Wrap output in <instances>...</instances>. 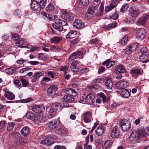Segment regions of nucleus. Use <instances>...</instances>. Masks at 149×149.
<instances>
[{
	"label": "nucleus",
	"instance_id": "4",
	"mask_svg": "<svg viewBox=\"0 0 149 149\" xmlns=\"http://www.w3.org/2000/svg\"><path fill=\"white\" fill-rule=\"evenodd\" d=\"M49 96L53 98L58 95V88L55 85L51 86L47 89Z\"/></svg>",
	"mask_w": 149,
	"mask_h": 149
},
{
	"label": "nucleus",
	"instance_id": "12",
	"mask_svg": "<svg viewBox=\"0 0 149 149\" xmlns=\"http://www.w3.org/2000/svg\"><path fill=\"white\" fill-rule=\"evenodd\" d=\"M73 26L78 29H80L84 27V24L81 20L79 19H76L73 24Z\"/></svg>",
	"mask_w": 149,
	"mask_h": 149
},
{
	"label": "nucleus",
	"instance_id": "9",
	"mask_svg": "<svg viewBox=\"0 0 149 149\" xmlns=\"http://www.w3.org/2000/svg\"><path fill=\"white\" fill-rule=\"evenodd\" d=\"M31 108L35 113L38 114L42 113L45 110L44 106L42 104L34 106Z\"/></svg>",
	"mask_w": 149,
	"mask_h": 149
},
{
	"label": "nucleus",
	"instance_id": "57",
	"mask_svg": "<svg viewBox=\"0 0 149 149\" xmlns=\"http://www.w3.org/2000/svg\"><path fill=\"white\" fill-rule=\"evenodd\" d=\"M31 68L29 67L23 68L20 70L19 72L21 73H23L25 71H29L31 70Z\"/></svg>",
	"mask_w": 149,
	"mask_h": 149
},
{
	"label": "nucleus",
	"instance_id": "47",
	"mask_svg": "<svg viewBox=\"0 0 149 149\" xmlns=\"http://www.w3.org/2000/svg\"><path fill=\"white\" fill-rule=\"evenodd\" d=\"M98 95L103 99V103H104L107 101L106 97L104 93H100L98 94Z\"/></svg>",
	"mask_w": 149,
	"mask_h": 149
},
{
	"label": "nucleus",
	"instance_id": "62",
	"mask_svg": "<svg viewBox=\"0 0 149 149\" xmlns=\"http://www.w3.org/2000/svg\"><path fill=\"white\" fill-rule=\"evenodd\" d=\"M75 54H74V53L72 54L69 56V59L71 60H73L77 58Z\"/></svg>",
	"mask_w": 149,
	"mask_h": 149
},
{
	"label": "nucleus",
	"instance_id": "21",
	"mask_svg": "<svg viewBox=\"0 0 149 149\" xmlns=\"http://www.w3.org/2000/svg\"><path fill=\"white\" fill-rule=\"evenodd\" d=\"M4 96L8 99L12 100L15 99V96L12 92L7 91L5 93Z\"/></svg>",
	"mask_w": 149,
	"mask_h": 149
},
{
	"label": "nucleus",
	"instance_id": "26",
	"mask_svg": "<svg viewBox=\"0 0 149 149\" xmlns=\"http://www.w3.org/2000/svg\"><path fill=\"white\" fill-rule=\"evenodd\" d=\"M105 86L108 89H111L113 87V82L111 78H107L104 84Z\"/></svg>",
	"mask_w": 149,
	"mask_h": 149
},
{
	"label": "nucleus",
	"instance_id": "6",
	"mask_svg": "<svg viewBox=\"0 0 149 149\" xmlns=\"http://www.w3.org/2000/svg\"><path fill=\"white\" fill-rule=\"evenodd\" d=\"M136 33V38L141 40L144 38L146 33V30L142 28L138 29Z\"/></svg>",
	"mask_w": 149,
	"mask_h": 149
},
{
	"label": "nucleus",
	"instance_id": "61",
	"mask_svg": "<svg viewBox=\"0 0 149 149\" xmlns=\"http://www.w3.org/2000/svg\"><path fill=\"white\" fill-rule=\"evenodd\" d=\"M47 74L49 75L50 77L52 78H54V76L56 75V74L54 72L51 71L48 72Z\"/></svg>",
	"mask_w": 149,
	"mask_h": 149
},
{
	"label": "nucleus",
	"instance_id": "42",
	"mask_svg": "<svg viewBox=\"0 0 149 149\" xmlns=\"http://www.w3.org/2000/svg\"><path fill=\"white\" fill-rule=\"evenodd\" d=\"M34 114L31 112H28L26 114V117L27 118L32 120L34 119Z\"/></svg>",
	"mask_w": 149,
	"mask_h": 149
},
{
	"label": "nucleus",
	"instance_id": "44",
	"mask_svg": "<svg viewBox=\"0 0 149 149\" xmlns=\"http://www.w3.org/2000/svg\"><path fill=\"white\" fill-rule=\"evenodd\" d=\"M50 50L52 51H53L55 52H58L61 50V49L58 46L52 45L51 47Z\"/></svg>",
	"mask_w": 149,
	"mask_h": 149
},
{
	"label": "nucleus",
	"instance_id": "23",
	"mask_svg": "<svg viewBox=\"0 0 149 149\" xmlns=\"http://www.w3.org/2000/svg\"><path fill=\"white\" fill-rule=\"evenodd\" d=\"M94 95L92 94H89L86 96V102L89 104H93L95 100Z\"/></svg>",
	"mask_w": 149,
	"mask_h": 149
},
{
	"label": "nucleus",
	"instance_id": "51",
	"mask_svg": "<svg viewBox=\"0 0 149 149\" xmlns=\"http://www.w3.org/2000/svg\"><path fill=\"white\" fill-rule=\"evenodd\" d=\"M100 2V0H94L93 2L92 6L97 8Z\"/></svg>",
	"mask_w": 149,
	"mask_h": 149
},
{
	"label": "nucleus",
	"instance_id": "39",
	"mask_svg": "<svg viewBox=\"0 0 149 149\" xmlns=\"http://www.w3.org/2000/svg\"><path fill=\"white\" fill-rule=\"evenodd\" d=\"M116 26V23H111L108 25L104 27V29L106 30H109L115 27Z\"/></svg>",
	"mask_w": 149,
	"mask_h": 149
},
{
	"label": "nucleus",
	"instance_id": "45",
	"mask_svg": "<svg viewBox=\"0 0 149 149\" xmlns=\"http://www.w3.org/2000/svg\"><path fill=\"white\" fill-rule=\"evenodd\" d=\"M19 79L22 82V85L24 87H26L27 86L29 83L28 81H26L22 77H19Z\"/></svg>",
	"mask_w": 149,
	"mask_h": 149
},
{
	"label": "nucleus",
	"instance_id": "35",
	"mask_svg": "<svg viewBox=\"0 0 149 149\" xmlns=\"http://www.w3.org/2000/svg\"><path fill=\"white\" fill-rule=\"evenodd\" d=\"M24 138H22L21 136H17L15 140V142L17 145L22 144L24 143Z\"/></svg>",
	"mask_w": 149,
	"mask_h": 149
},
{
	"label": "nucleus",
	"instance_id": "52",
	"mask_svg": "<svg viewBox=\"0 0 149 149\" xmlns=\"http://www.w3.org/2000/svg\"><path fill=\"white\" fill-rule=\"evenodd\" d=\"M39 57L41 60H45L47 58V55L43 53H40L39 55Z\"/></svg>",
	"mask_w": 149,
	"mask_h": 149
},
{
	"label": "nucleus",
	"instance_id": "31",
	"mask_svg": "<svg viewBox=\"0 0 149 149\" xmlns=\"http://www.w3.org/2000/svg\"><path fill=\"white\" fill-rule=\"evenodd\" d=\"M100 81V79H98L94 80L92 82V85L89 86V88L92 90L93 89H96L97 87L98 86V84Z\"/></svg>",
	"mask_w": 149,
	"mask_h": 149
},
{
	"label": "nucleus",
	"instance_id": "24",
	"mask_svg": "<svg viewBox=\"0 0 149 149\" xmlns=\"http://www.w3.org/2000/svg\"><path fill=\"white\" fill-rule=\"evenodd\" d=\"M45 10L48 13H54L55 11V7L52 3H50L46 7Z\"/></svg>",
	"mask_w": 149,
	"mask_h": 149
},
{
	"label": "nucleus",
	"instance_id": "53",
	"mask_svg": "<svg viewBox=\"0 0 149 149\" xmlns=\"http://www.w3.org/2000/svg\"><path fill=\"white\" fill-rule=\"evenodd\" d=\"M123 84H122V81H120L119 82L117 83L116 84V87L117 89H123Z\"/></svg>",
	"mask_w": 149,
	"mask_h": 149
},
{
	"label": "nucleus",
	"instance_id": "46",
	"mask_svg": "<svg viewBox=\"0 0 149 149\" xmlns=\"http://www.w3.org/2000/svg\"><path fill=\"white\" fill-rule=\"evenodd\" d=\"M37 123H41L45 122L46 120L45 117L42 116H39L37 118Z\"/></svg>",
	"mask_w": 149,
	"mask_h": 149
},
{
	"label": "nucleus",
	"instance_id": "64",
	"mask_svg": "<svg viewBox=\"0 0 149 149\" xmlns=\"http://www.w3.org/2000/svg\"><path fill=\"white\" fill-rule=\"evenodd\" d=\"M34 74L36 77L38 79L42 75V73L40 72H38L35 73Z\"/></svg>",
	"mask_w": 149,
	"mask_h": 149
},
{
	"label": "nucleus",
	"instance_id": "56",
	"mask_svg": "<svg viewBox=\"0 0 149 149\" xmlns=\"http://www.w3.org/2000/svg\"><path fill=\"white\" fill-rule=\"evenodd\" d=\"M80 40V38L79 37H77L75 39L72 40L71 43L73 44H75L78 43Z\"/></svg>",
	"mask_w": 149,
	"mask_h": 149
},
{
	"label": "nucleus",
	"instance_id": "30",
	"mask_svg": "<svg viewBox=\"0 0 149 149\" xmlns=\"http://www.w3.org/2000/svg\"><path fill=\"white\" fill-rule=\"evenodd\" d=\"M77 33V32L76 31H71L66 36V38H73L76 37Z\"/></svg>",
	"mask_w": 149,
	"mask_h": 149
},
{
	"label": "nucleus",
	"instance_id": "37",
	"mask_svg": "<svg viewBox=\"0 0 149 149\" xmlns=\"http://www.w3.org/2000/svg\"><path fill=\"white\" fill-rule=\"evenodd\" d=\"M73 96L66 94L63 97V100L65 102H71L74 100Z\"/></svg>",
	"mask_w": 149,
	"mask_h": 149
},
{
	"label": "nucleus",
	"instance_id": "32",
	"mask_svg": "<svg viewBox=\"0 0 149 149\" xmlns=\"http://www.w3.org/2000/svg\"><path fill=\"white\" fill-rule=\"evenodd\" d=\"M148 55L147 54H141L139 57V59L143 63H146L149 61L148 59Z\"/></svg>",
	"mask_w": 149,
	"mask_h": 149
},
{
	"label": "nucleus",
	"instance_id": "29",
	"mask_svg": "<svg viewBox=\"0 0 149 149\" xmlns=\"http://www.w3.org/2000/svg\"><path fill=\"white\" fill-rule=\"evenodd\" d=\"M51 138L49 137L41 141L40 143L46 146H50L52 144V143L51 141Z\"/></svg>",
	"mask_w": 149,
	"mask_h": 149
},
{
	"label": "nucleus",
	"instance_id": "54",
	"mask_svg": "<svg viewBox=\"0 0 149 149\" xmlns=\"http://www.w3.org/2000/svg\"><path fill=\"white\" fill-rule=\"evenodd\" d=\"M14 84L17 87H20L21 86L20 81L18 79H15L14 80Z\"/></svg>",
	"mask_w": 149,
	"mask_h": 149
},
{
	"label": "nucleus",
	"instance_id": "10",
	"mask_svg": "<svg viewBox=\"0 0 149 149\" xmlns=\"http://www.w3.org/2000/svg\"><path fill=\"white\" fill-rule=\"evenodd\" d=\"M61 17L68 22L72 21L74 17L70 13L66 11H62L61 15Z\"/></svg>",
	"mask_w": 149,
	"mask_h": 149
},
{
	"label": "nucleus",
	"instance_id": "18",
	"mask_svg": "<svg viewBox=\"0 0 149 149\" xmlns=\"http://www.w3.org/2000/svg\"><path fill=\"white\" fill-rule=\"evenodd\" d=\"M65 92L66 94L73 96V97L77 95V93L74 89L69 88H65Z\"/></svg>",
	"mask_w": 149,
	"mask_h": 149
},
{
	"label": "nucleus",
	"instance_id": "33",
	"mask_svg": "<svg viewBox=\"0 0 149 149\" xmlns=\"http://www.w3.org/2000/svg\"><path fill=\"white\" fill-rule=\"evenodd\" d=\"M78 63L77 61H73L72 63L70 66L71 68L74 72H77L78 71V68L77 66Z\"/></svg>",
	"mask_w": 149,
	"mask_h": 149
},
{
	"label": "nucleus",
	"instance_id": "63",
	"mask_svg": "<svg viewBox=\"0 0 149 149\" xmlns=\"http://www.w3.org/2000/svg\"><path fill=\"white\" fill-rule=\"evenodd\" d=\"M68 67L67 66H64L60 68V70L63 71L65 74L66 73V71L68 70Z\"/></svg>",
	"mask_w": 149,
	"mask_h": 149
},
{
	"label": "nucleus",
	"instance_id": "59",
	"mask_svg": "<svg viewBox=\"0 0 149 149\" xmlns=\"http://www.w3.org/2000/svg\"><path fill=\"white\" fill-rule=\"evenodd\" d=\"M32 99L31 97H29L26 99H22L21 101L23 103H28L32 101Z\"/></svg>",
	"mask_w": 149,
	"mask_h": 149
},
{
	"label": "nucleus",
	"instance_id": "15",
	"mask_svg": "<svg viewBox=\"0 0 149 149\" xmlns=\"http://www.w3.org/2000/svg\"><path fill=\"white\" fill-rule=\"evenodd\" d=\"M31 6L32 9L34 11L39 12L40 10V7L39 4L38 2L35 0L31 1Z\"/></svg>",
	"mask_w": 149,
	"mask_h": 149
},
{
	"label": "nucleus",
	"instance_id": "41",
	"mask_svg": "<svg viewBox=\"0 0 149 149\" xmlns=\"http://www.w3.org/2000/svg\"><path fill=\"white\" fill-rule=\"evenodd\" d=\"M15 125V123H8L7 127V130L9 132L11 131Z\"/></svg>",
	"mask_w": 149,
	"mask_h": 149
},
{
	"label": "nucleus",
	"instance_id": "48",
	"mask_svg": "<svg viewBox=\"0 0 149 149\" xmlns=\"http://www.w3.org/2000/svg\"><path fill=\"white\" fill-rule=\"evenodd\" d=\"M24 41L23 40H20L17 41L16 42V44L18 45H17V46L19 47L23 48L25 47L24 46H22V45L24 44Z\"/></svg>",
	"mask_w": 149,
	"mask_h": 149
},
{
	"label": "nucleus",
	"instance_id": "13",
	"mask_svg": "<svg viewBox=\"0 0 149 149\" xmlns=\"http://www.w3.org/2000/svg\"><path fill=\"white\" fill-rule=\"evenodd\" d=\"M140 12L138 8H132L130 9L129 14L132 17H136L140 13Z\"/></svg>",
	"mask_w": 149,
	"mask_h": 149
},
{
	"label": "nucleus",
	"instance_id": "34",
	"mask_svg": "<svg viewBox=\"0 0 149 149\" xmlns=\"http://www.w3.org/2000/svg\"><path fill=\"white\" fill-rule=\"evenodd\" d=\"M113 142L110 140L107 141L104 143L102 149H110Z\"/></svg>",
	"mask_w": 149,
	"mask_h": 149
},
{
	"label": "nucleus",
	"instance_id": "20",
	"mask_svg": "<svg viewBox=\"0 0 149 149\" xmlns=\"http://www.w3.org/2000/svg\"><path fill=\"white\" fill-rule=\"evenodd\" d=\"M126 71L124 65L122 64H120L117 66L115 70V72L118 74L125 73Z\"/></svg>",
	"mask_w": 149,
	"mask_h": 149
},
{
	"label": "nucleus",
	"instance_id": "7",
	"mask_svg": "<svg viewBox=\"0 0 149 149\" xmlns=\"http://www.w3.org/2000/svg\"><path fill=\"white\" fill-rule=\"evenodd\" d=\"M138 46V44L136 42L132 44L125 49V53L127 54H130L135 51Z\"/></svg>",
	"mask_w": 149,
	"mask_h": 149
},
{
	"label": "nucleus",
	"instance_id": "58",
	"mask_svg": "<svg viewBox=\"0 0 149 149\" xmlns=\"http://www.w3.org/2000/svg\"><path fill=\"white\" fill-rule=\"evenodd\" d=\"M80 3L84 6H86L89 4V0H80Z\"/></svg>",
	"mask_w": 149,
	"mask_h": 149
},
{
	"label": "nucleus",
	"instance_id": "17",
	"mask_svg": "<svg viewBox=\"0 0 149 149\" xmlns=\"http://www.w3.org/2000/svg\"><path fill=\"white\" fill-rule=\"evenodd\" d=\"M84 117V121L86 123H90L92 119L91 117V113L89 111H87L83 114Z\"/></svg>",
	"mask_w": 149,
	"mask_h": 149
},
{
	"label": "nucleus",
	"instance_id": "40",
	"mask_svg": "<svg viewBox=\"0 0 149 149\" xmlns=\"http://www.w3.org/2000/svg\"><path fill=\"white\" fill-rule=\"evenodd\" d=\"M61 40V38L59 37L55 36L50 39V41L53 43H56L59 42Z\"/></svg>",
	"mask_w": 149,
	"mask_h": 149
},
{
	"label": "nucleus",
	"instance_id": "16",
	"mask_svg": "<svg viewBox=\"0 0 149 149\" xmlns=\"http://www.w3.org/2000/svg\"><path fill=\"white\" fill-rule=\"evenodd\" d=\"M17 69V67L11 66L5 69V72L9 75L15 74L16 73V71Z\"/></svg>",
	"mask_w": 149,
	"mask_h": 149
},
{
	"label": "nucleus",
	"instance_id": "22",
	"mask_svg": "<svg viewBox=\"0 0 149 149\" xmlns=\"http://www.w3.org/2000/svg\"><path fill=\"white\" fill-rule=\"evenodd\" d=\"M147 20V18L145 16L139 17L136 21V24L138 25H143L145 24Z\"/></svg>",
	"mask_w": 149,
	"mask_h": 149
},
{
	"label": "nucleus",
	"instance_id": "27",
	"mask_svg": "<svg viewBox=\"0 0 149 149\" xmlns=\"http://www.w3.org/2000/svg\"><path fill=\"white\" fill-rule=\"evenodd\" d=\"M30 130L29 128L27 127H25L21 130V132L22 134L24 136H26L30 133Z\"/></svg>",
	"mask_w": 149,
	"mask_h": 149
},
{
	"label": "nucleus",
	"instance_id": "25",
	"mask_svg": "<svg viewBox=\"0 0 149 149\" xmlns=\"http://www.w3.org/2000/svg\"><path fill=\"white\" fill-rule=\"evenodd\" d=\"M120 94L122 97L123 98H127L130 95V93L127 89H123L122 90Z\"/></svg>",
	"mask_w": 149,
	"mask_h": 149
},
{
	"label": "nucleus",
	"instance_id": "11",
	"mask_svg": "<svg viewBox=\"0 0 149 149\" xmlns=\"http://www.w3.org/2000/svg\"><path fill=\"white\" fill-rule=\"evenodd\" d=\"M120 134V131L117 126H115L111 133V137L113 138H117Z\"/></svg>",
	"mask_w": 149,
	"mask_h": 149
},
{
	"label": "nucleus",
	"instance_id": "50",
	"mask_svg": "<svg viewBox=\"0 0 149 149\" xmlns=\"http://www.w3.org/2000/svg\"><path fill=\"white\" fill-rule=\"evenodd\" d=\"M128 38V36H125L122 39L120 42L122 45H124L127 43Z\"/></svg>",
	"mask_w": 149,
	"mask_h": 149
},
{
	"label": "nucleus",
	"instance_id": "1",
	"mask_svg": "<svg viewBox=\"0 0 149 149\" xmlns=\"http://www.w3.org/2000/svg\"><path fill=\"white\" fill-rule=\"evenodd\" d=\"M67 22L64 20L57 19L55 20L54 23L52 24L51 27L52 34H57V32L62 31L64 29L63 26H67Z\"/></svg>",
	"mask_w": 149,
	"mask_h": 149
},
{
	"label": "nucleus",
	"instance_id": "60",
	"mask_svg": "<svg viewBox=\"0 0 149 149\" xmlns=\"http://www.w3.org/2000/svg\"><path fill=\"white\" fill-rule=\"evenodd\" d=\"M122 84H123V89H125V88H127L129 85L128 83L126 81H122Z\"/></svg>",
	"mask_w": 149,
	"mask_h": 149
},
{
	"label": "nucleus",
	"instance_id": "19",
	"mask_svg": "<svg viewBox=\"0 0 149 149\" xmlns=\"http://www.w3.org/2000/svg\"><path fill=\"white\" fill-rule=\"evenodd\" d=\"M115 63V62L113 61H111L110 59L106 60L103 62L102 64L103 65H106V67L107 68H109L112 67Z\"/></svg>",
	"mask_w": 149,
	"mask_h": 149
},
{
	"label": "nucleus",
	"instance_id": "43",
	"mask_svg": "<svg viewBox=\"0 0 149 149\" xmlns=\"http://www.w3.org/2000/svg\"><path fill=\"white\" fill-rule=\"evenodd\" d=\"M116 5L111 4L109 6H107L106 7L105 11L106 12H109L116 7Z\"/></svg>",
	"mask_w": 149,
	"mask_h": 149
},
{
	"label": "nucleus",
	"instance_id": "49",
	"mask_svg": "<svg viewBox=\"0 0 149 149\" xmlns=\"http://www.w3.org/2000/svg\"><path fill=\"white\" fill-rule=\"evenodd\" d=\"M129 5L127 4H124L120 10V11L121 12L126 10L129 8Z\"/></svg>",
	"mask_w": 149,
	"mask_h": 149
},
{
	"label": "nucleus",
	"instance_id": "55",
	"mask_svg": "<svg viewBox=\"0 0 149 149\" xmlns=\"http://www.w3.org/2000/svg\"><path fill=\"white\" fill-rule=\"evenodd\" d=\"M148 49L146 47H143L141 48L140 52L141 54H147Z\"/></svg>",
	"mask_w": 149,
	"mask_h": 149
},
{
	"label": "nucleus",
	"instance_id": "2",
	"mask_svg": "<svg viewBox=\"0 0 149 149\" xmlns=\"http://www.w3.org/2000/svg\"><path fill=\"white\" fill-rule=\"evenodd\" d=\"M61 104L60 103H57L54 104L49 103L47 104L46 107L47 110L49 111L47 117L50 119L54 117L56 115V111L62 108Z\"/></svg>",
	"mask_w": 149,
	"mask_h": 149
},
{
	"label": "nucleus",
	"instance_id": "14",
	"mask_svg": "<svg viewBox=\"0 0 149 149\" xmlns=\"http://www.w3.org/2000/svg\"><path fill=\"white\" fill-rule=\"evenodd\" d=\"M97 8L92 6L90 7L88 9V11L85 15V16L88 18H91Z\"/></svg>",
	"mask_w": 149,
	"mask_h": 149
},
{
	"label": "nucleus",
	"instance_id": "5",
	"mask_svg": "<svg viewBox=\"0 0 149 149\" xmlns=\"http://www.w3.org/2000/svg\"><path fill=\"white\" fill-rule=\"evenodd\" d=\"M120 124L123 132L127 131L130 128V123L126 119L122 120L120 123Z\"/></svg>",
	"mask_w": 149,
	"mask_h": 149
},
{
	"label": "nucleus",
	"instance_id": "36",
	"mask_svg": "<svg viewBox=\"0 0 149 149\" xmlns=\"http://www.w3.org/2000/svg\"><path fill=\"white\" fill-rule=\"evenodd\" d=\"M65 131L63 128H60L56 129L55 131L56 134L60 136H63L65 135Z\"/></svg>",
	"mask_w": 149,
	"mask_h": 149
},
{
	"label": "nucleus",
	"instance_id": "28",
	"mask_svg": "<svg viewBox=\"0 0 149 149\" xmlns=\"http://www.w3.org/2000/svg\"><path fill=\"white\" fill-rule=\"evenodd\" d=\"M105 127L104 126L99 125L95 131L96 134L98 136L102 135L105 131Z\"/></svg>",
	"mask_w": 149,
	"mask_h": 149
},
{
	"label": "nucleus",
	"instance_id": "3",
	"mask_svg": "<svg viewBox=\"0 0 149 149\" xmlns=\"http://www.w3.org/2000/svg\"><path fill=\"white\" fill-rule=\"evenodd\" d=\"M143 136L142 132L139 131H133L131 133L129 139L133 143L136 144L140 142V138L142 137Z\"/></svg>",
	"mask_w": 149,
	"mask_h": 149
},
{
	"label": "nucleus",
	"instance_id": "38",
	"mask_svg": "<svg viewBox=\"0 0 149 149\" xmlns=\"http://www.w3.org/2000/svg\"><path fill=\"white\" fill-rule=\"evenodd\" d=\"M131 73L134 75H141L142 73L141 71L139 69H136L131 70Z\"/></svg>",
	"mask_w": 149,
	"mask_h": 149
},
{
	"label": "nucleus",
	"instance_id": "8",
	"mask_svg": "<svg viewBox=\"0 0 149 149\" xmlns=\"http://www.w3.org/2000/svg\"><path fill=\"white\" fill-rule=\"evenodd\" d=\"M59 120L58 119H53L50 121L48 123L49 129L51 130H53L56 128L59 124Z\"/></svg>",
	"mask_w": 149,
	"mask_h": 149
}]
</instances>
